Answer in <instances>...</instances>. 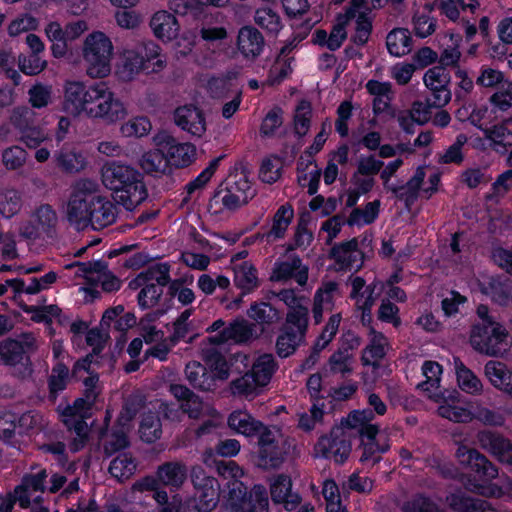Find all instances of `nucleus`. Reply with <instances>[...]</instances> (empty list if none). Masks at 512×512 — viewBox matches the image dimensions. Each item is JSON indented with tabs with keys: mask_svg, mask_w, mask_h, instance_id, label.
Masks as SVG:
<instances>
[{
	"mask_svg": "<svg viewBox=\"0 0 512 512\" xmlns=\"http://www.w3.org/2000/svg\"><path fill=\"white\" fill-rule=\"evenodd\" d=\"M262 33L253 26H244L239 30L237 46L245 58L255 59L264 49Z\"/></svg>",
	"mask_w": 512,
	"mask_h": 512,
	"instance_id": "nucleus-25",
	"label": "nucleus"
},
{
	"mask_svg": "<svg viewBox=\"0 0 512 512\" xmlns=\"http://www.w3.org/2000/svg\"><path fill=\"white\" fill-rule=\"evenodd\" d=\"M191 478L195 488V498L189 499L183 505L181 497L176 495L161 512H211L216 507L219 497L217 480L206 476L199 466L192 469Z\"/></svg>",
	"mask_w": 512,
	"mask_h": 512,
	"instance_id": "nucleus-12",
	"label": "nucleus"
},
{
	"mask_svg": "<svg viewBox=\"0 0 512 512\" xmlns=\"http://www.w3.org/2000/svg\"><path fill=\"white\" fill-rule=\"evenodd\" d=\"M47 66V62L35 53L23 54L18 57V67L22 73L29 76L38 75Z\"/></svg>",
	"mask_w": 512,
	"mask_h": 512,
	"instance_id": "nucleus-51",
	"label": "nucleus"
},
{
	"mask_svg": "<svg viewBox=\"0 0 512 512\" xmlns=\"http://www.w3.org/2000/svg\"><path fill=\"white\" fill-rule=\"evenodd\" d=\"M233 271L234 284L241 290L242 295H247L259 287L258 271L251 262L243 261L240 264H235Z\"/></svg>",
	"mask_w": 512,
	"mask_h": 512,
	"instance_id": "nucleus-31",
	"label": "nucleus"
},
{
	"mask_svg": "<svg viewBox=\"0 0 512 512\" xmlns=\"http://www.w3.org/2000/svg\"><path fill=\"white\" fill-rule=\"evenodd\" d=\"M156 147L144 153L142 168L154 177L172 175L175 169L191 166L197 159V148L190 142H179L168 134L155 137Z\"/></svg>",
	"mask_w": 512,
	"mask_h": 512,
	"instance_id": "nucleus-6",
	"label": "nucleus"
},
{
	"mask_svg": "<svg viewBox=\"0 0 512 512\" xmlns=\"http://www.w3.org/2000/svg\"><path fill=\"white\" fill-rule=\"evenodd\" d=\"M187 475L186 467L178 462L166 463L159 467L157 471L158 480L167 486H181Z\"/></svg>",
	"mask_w": 512,
	"mask_h": 512,
	"instance_id": "nucleus-38",
	"label": "nucleus"
},
{
	"mask_svg": "<svg viewBox=\"0 0 512 512\" xmlns=\"http://www.w3.org/2000/svg\"><path fill=\"white\" fill-rule=\"evenodd\" d=\"M223 156L212 159L208 166L204 168L193 180L185 185L186 196L183 198V202L187 203L190 200L191 195L198 189H202L211 180L215 172L217 171L220 161Z\"/></svg>",
	"mask_w": 512,
	"mask_h": 512,
	"instance_id": "nucleus-40",
	"label": "nucleus"
},
{
	"mask_svg": "<svg viewBox=\"0 0 512 512\" xmlns=\"http://www.w3.org/2000/svg\"><path fill=\"white\" fill-rule=\"evenodd\" d=\"M161 48L153 41H144L135 49L125 50L123 54V77L131 80L140 72L158 73L165 66L160 55Z\"/></svg>",
	"mask_w": 512,
	"mask_h": 512,
	"instance_id": "nucleus-14",
	"label": "nucleus"
},
{
	"mask_svg": "<svg viewBox=\"0 0 512 512\" xmlns=\"http://www.w3.org/2000/svg\"><path fill=\"white\" fill-rule=\"evenodd\" d=\"M282 115L283 110L278 106H275L271 110H269L268 113L263 118L260 126L261 136L272 137L275 134L276 130L283 123Z\"/></svg>",
	"mask_w": 512,
	"mask_h": 512,
	"instance_id": "nucleus-55",
	"label": "nucleus"
},
{
	"mask_svg": "<svg viewBox=\"0 0 512 512\" xmlns=\"http://www.w3.org/2000/svg\"><path fill=\"white\" fill-rule=\"evenodd\" d=\"M136 464L134 459L126 453L118 455L110 464V474L118 480L128 479L134 474Z\"/></svg>",
	"mask_w": 512,
	"mask_h": 512,
	"instance_id": "nucleus-46",
	"label": "nucleus"
},
{
	"mask_svg": "<svg viewBox=\"0 0 512 512\" xmlns=\"http://www.w3.org/2000/svg\"><path fill=\"white\" fill-rule=\"evenodd\" d=\"M412 23L413 31L419 38H426L432 35L437 27V19L429 14H414Z\"/></svg>",
	"mask_w": 512,
	"mask_h": 512,
	"instance_id": "nucleus-59",
	"label": "nucleus"
},
{
	"mask_svg": "<svg viewBox=\"0 0 512 512\" xmlns=\"http://www.w3.org/2000/svg\"><path fill=\"white\" fill-rule=\"evenodd\" d=\"M0 362L10 366L13 373L19 376H27L31 373L28 354H0Z\"/></svg>",
	"mask_w": 512,
	"mask_h": 512,
	"instance_id": "nucleus-52",
	"label": "nucleus"
},
{
	"mask_svg": "<svg viewBox=\"0 0 512 512\" xmlns=\"http://www.w3.org/2000/svg\"><path fill=\"white\" fill-rule=\"evenodd\" d=\"M256 325L243 317H237L222 329L219 333L209 337V341L214 345H223L232 342L237 345L250 343L258 338Z\"/></svg>",
	"mask_w": 512,
	"mask_h": 512,
	"instance_id": "nucleus-20",
	"label": "nucleus"
},
{
	"mask_svg": "<svg viewBox=\"0 0 512 512\" xmlns=\"http://www.w3.org/2000/svg\"><path fill=\"white\" fill-rule=\"evenodd\" d=\"M255 23L268 33L277 35L283 28L280 16L271 8H258L254 15Z\"/></svg>",
	"mask_w": 512,
	"mask_h": 512,
	"instance_id": "nucleus-42",
	"label": "nucleus"
},
{
	"mask_svg": "<svg viewBox=\"0 0 512 512\" xmlns=\"http://www.w3.org/2000/svg\"><path fill=\"white\" fill-rule=\"evenodd\" d=\"M247 316L260 325H270L279 319V312L268 302H255L247 310Z\"/></svg>",
	"mask_w": 512,
	"mask_h": 512,
	"instance_id": "nucleus-41",
	"label": "nucleus"
},
{
	"mask_svg": "<svg viewBox=\"0 0 512 512\" xmlns=\"http://www.w3.org/2000/svg\"><path fill=\"white\" fill-rule=\"evenodd\" d=\"M422 372L426 378V381L421 383L419 386L424 392L427 393L428 397L431 393L443 392L439 387L442 369L438 363L432 361L425 362L422 366Z\"/></svg>",
	"mask_w": 512,
	"mask_h": 512,
	"instance_id": "nucleus-45",
	"label": "nucleus"
},
{
	"mask_svg": "<svg viewBox=\"0 0 512 512\" xmlns=\"http://www.w3.org/2000/svg\"><path fill=\"white\" fill-rule=\"evenodd\" d=\"M117 217V207L98 193L96 182L84 179L76 183L67 204V219L78 229L89 225L94 230L113 224Z\"/></svg>",
	"mask_w": 512,
	"mask_h": 512,
	"instance_id": "nucleus-3",
	"label": "nucleus"
},
{
	"mask_svg": "<svg viewBox=\"0 0 512 512\" xmlns=\"http://www.w3.org/2000/svg\"><path fill=\"white\" fill-rule=\"evenodd\" d=\"M206 367L197 362L189 363L185 373L195 387L210 390L215 386V380H225L229 376V365L226 354H208Z\"/></svg>",
	"mask_w": 512,
	"mask_h": 512,
	"instance_id": "nucleus-17",
	"label": "nucleus"
},
{
	"mask_svg": "<svg viewBox=\"0 0 512 512\" xmlns=\"http://www.w3.org/2000/svg\"><path fill=\"white\" fill-rule=\"evenodd\" d=\"M466 142V135L462 133L458 134L455 142L446 149L443 155L440 156L439 162L441 164H461L464 160L462 147Z\"/></svg>",
	"mask_w": 512,
	"mask_h": 512,
	"instance_id": "nucleus-56",
	"label": "nucleus"
},
{
	"mask_svg": "<svg viewBox=\"0 0 512 512\" xmlns=\"http://www.w3.org/2000/svg\"><path fill=\"white\" fill-rule=\"evenodd\" d=\"M171 394L178 400L180 407L184 413H187L191 418H198L201 415L207 414L211 419L199 428V434H205L210 431V428L217 427L220 423V417L215 414V411L210 406L203 404L202 401L186 387L182 385H171Z\"/></svg>",
	"mask_w": 512,
	"mask_h": 512,
	"instance_id": "nucleus-19",
	"label": "nucleus"
},
{
	"mask_svg": "<svg viewBox=\"0 0 512 512\" xmlns=\"http://www.w3.org/2000/svg\"><path fill=\"white\" fill-rule=\"evenodd\" d=\"M101 327L111 335L114 340L111 352H123L128 342V331L137 325V317L133 312H126L119 304L107 308L100 319Z\"/></svg>",
	"mask_w": 512,
	"mask_h": 512,
	"instance_id": "nucleus-18",
	"label": "nucleus"
},
{
	"mask_svg": "<svg viewBox=\"0 0 512 512\" xmlns=\"http://www.w3.org/2000/svg\"><path fill=\"white\" fill-rule=\"evenodd\" d=\"M479 443L501 462L512 465V445L508 440L492 432L485 431L479 434Z\"/></svg>",
	"mask_w": 512,
	"mask_h": 512,
	"instance_id": "nucleus-30",
	"label": "nucleus"
},
{
	"mask_svg": "<svg viewBox=\"0 0 512 512\" xmlns=\"http://www.w3.org/2000/svg\"><path fill=\"white\" fill-rule=\"evenodd\" d=\"M22 207V198L18 191L7 190L0 194V214L10 219L16 215Z\"/></svg>",
	"mask_w": 512,
	"mask_h": 512,
	"instance_id": "nucleus-47",
	"label": "nucleus"
},
{
	"mask_svg": "<svg viewBox=\"0 0 512 512\" xmlns=\"http://www.w3.org/2000/svg\"><path fill=\"white\" fill-rule=\"evenodd\" d=\"M485 375L496 389L512 397V369L504 363L489 361L485 365Z\"/></svg>",
	"mask_w": 512,
	"mask_h": 512,
	"instance_id": "nucleus-32",
	"label": "nucleus"
},
{
	"mask_svg": "<svg viewBox=\"0 0 512 512\" xmlns=\"http://www.w3.org/2000/svg\"><path fill=\"white\" fill-rule=\"evenodd\" d=\"M223 192H225V194L221 197L220 200L223 207L229 211H236L241 206L248 204L249 201L253 198V195L243 196L235 194L231 192V190H228L227 188H217L210 199V206H212L214 202H218V198H220Z\"/></svg>",
	"mask_w": 512,
	"mask_h": 512,
	"instance_id": "nucleus-43",
	"label": "nucleus"
},
{
	"mask_svg": "<svg viewBox=\"0 0 512 512\" xmlns=\"http://www.w3.org/2000/svg\"><path fill=\"white\" fill-rule=\"evenodd\" d=\"M337 289L338 284L334 281H329L323 287L316 290L312 307V318L315 325L320 324L323 320L324 304L333 305V295Z\"/></svg>",
	"mask_w": 512,
	"mask_h": 512,
	"instance_id": "nucleus-34",
	"label": "nucleus"
},
{
	"mask_svg": "<svg viewBox=\"0 0 512 512\" xmlns=\"http://www.w3.org/2000/svg\"><path fill=\"white\" fill-rule=\"evenodd\" d=\"M459 462L469 467L474 473V480L470 481L468 488L486 496L500 497L502 495L512 496V483L510 480H503L502 486L490 483L497 476V469L476 450L466 446H460L457 450Z\"/></svg>",
	"mask_w": 512,
	"mask_h": 512,
	"instance_id": "nucleus-10",
	"label": "nucleus"
},
{
	"mask_svg": "<svg viewBox=\"0 0 512 512\" xmlns=\"http://www.w3.org/2000/svg\"><path fill=\"white\" fill-rule=\"evenodd\" d=\"M476 313L483 323L471 328L470 344L475 352H511L512 338L502 324L495 322L489 307L480 304Z\"/></svg>",
	"mask_w": 512,
	"mask_h": 512,
	"instance_id": "nucleus-11",
	"label": "nucleus"
},
{
	"mask_svg": "<svg viewBox=\"0 0 512 512\" xmlns=\"http://www.w3.org/2000/svg\"><path fill=\"white\" fill-rule=\"evenodd\" d=\"M326 141H327L326 124L323 123L320 132H318L316 134V136L314 137L313 143L310 146H308L304 151V155L309 157L307 163L304 164L302 161H299L297 164L298 171H305L309 165H312L315 163V160L313 159V157L323 149Z\"/></svg>",
	"mask_w": 512,
	"mask_h": 512,
	"instance_id": "nucleus-54",
	"label": "nucleus"
},
{
	"mask_svg": "<svg viewBox=\"0 0 512 512\" xmlns=\"http://www.w3.org/2000/svg\"><path fill=\"white\" fill-rule=\"evenodd\" d=\"M228 426L235 433L251 437L259 434L257 464L263 468L278 467L290 450V443L276 428H263L247 411L236 410L228 417Z\"/></svg>",
	"mask_w": 512,
	"mask_h": 512,
	"instance_id": "nucleus-5",
	"label": "nucleus"
},
{
	"mask_svg": "<svg viewBox=\"0 0 512 512\" xmlns=\"http://www.w3.org/2000/svg\"><path fill=\"white\" fill-rule=\"evenodd\" d=\"M374 414L369 409L355 410L351 412L342 426L334 428L329 436L321 437L315 445V455L326 459H331L336 463H343L351 452L350 435L345 428L357 430L363 439L364 452L361 457L362 461H367L374 457L375 453H383L388 449L387 445H379L376 442V435L379 428L372 424Z\"/></svg>",
	"mask_w": 512,
	"mask_h": 512,
	"instance_id": "nucleus-1",
	"label": "nucleus"
},
{
	"mask_svg": "<svg viewBox=\"0 0 512 512\" xmlns=\"http://www.w3.org/2000/svg\"><path fill=\"white\" fill-rule=\"evenodd\" d=\"M150 27L154 35L164 42L176 38L179 31L175 15L164 10L154 13L150 20Z\"/></svg>",
	"mask_w": 512,
	"mask_h": 512,
	"instance_id": "nucleus-29",
	"label": "nucleus"
},
{
	"mask_svg": "<svg viewBox=\"0 0 512 512\" xmlns=\"http://www.w3.org/2000/svg\"><path fill=\"white\" fill-rule=\"evenodd\" d=\"M423 81L427 88H449L450 72L446 67L436 65L426 71Z\"/></svg>",
	"mask_w": 512,
	"mask_h": 512,
	"instance_id": "nucleus-48",
	"label": "nucleus"
},
{
	"mask_svg": "<svg viewBox=\"0 0 512 512\" xmlns=\"http://www.w3.org/2000/svg\"><path fill=\"white\" fill-rule=\"evenodd\" d=\"M101 179L103 185L112 191L114 199L126 210H133L148 197L142 173L131 165L116 160L107 161L101 169Z\"/></svg>",
	"mask_w": 512,
	"mask_h": 512,
	"instance_id": "nucleus-8",
	"label": "nucleus"
},
{
	"mask_svg": "<svg viewBox=\"0 0 512 512\" xmlns=\"http://www.w3.org/2000/svg\"><path fill=\"white\" fill-rule=\"evenodd\" d=\"M142 405V400L138 396H134L129 398L120 413L118 418V426L121 427V431L119 433H115L111 436L109 442L105 445V450L108 453L115 452L119 449L125 448L128 445V439L126 436V431L130 428V422L136 415V412Z\"/></svg>",
	"mask_w": 512,
	"mask_h": 512,
	"instance_id": "nucleus-22",
	"label": "nucleus"
},
{
	"mask_svg": "<svg viewBox=\"0 0 512 512\" xmlns=\"http://www.w3.org/2000/svg\"><path fill=\"white\" fill-rule=\"evenodd\" d=\"M294 278L300 286L308 281V267L302 266L298 255H292L289 261H276L272 269L270 280L284 282Z\"/></svg>",
	"mask_w": 512,
	"mask_h": 512,
	"instance_id": "nucleus-23",
	"label": "nucleus"
},
{
	"mask_svg": "<svg viewBox=\"0 0 512 512\" xmlns=\"http://www.w3.org/2000/svg\"><path fill=\"white\" fill-rule=\"evenodd\" d=\"M29 103L33 108L41 109L51 101V87L37 83L28 90Z\"/></svg>",
	"mask_w": 512,
	"mask_h": 512,
	"instance_id": "nucleus-60",
	"label": "nucleus"
},
{
	"mask_svg": "<svg viewBox=\"0 0 512 512\" xmlns=\"http://www.w3.org/2000/svg\"><path fill=\"white\" fill-rule=\"evenodd\" d=\"M170 269L171 266L168 262H162L148 266L144 271L150 282H154V284L164 288L171 280Z\"/></svg>",
	"mask_w": 512,
	"mask_h": 512,
	"instance_id": "nucleus-57",
	"label": "nucleus"
},
{
	"mask_svg": "<svg viewBox=\"0 0 512 512\" xmlns=\"http://www.w3.org/2000/svg\"><path fill=\"white\" fill-rule=\"evenodd\" d=\"M399 311L397 305L392 303L389 299H384L378 309V319L382 322L390 323L394 327H398L401 325Z\"/></svg>",
	"mask_w": 512,
	"mask_h": 512,
	"instance_id": "nucleus-63",
	"label": "nucleus"
},
{
	"mask_svg": "<svg viewBox=\"0 0 512 512\" xmlns=\"http://www.w3.org/2000/svg\"><path fill=\"white\" fill-rule=\"evenodd\" d=\"M113 45L101 31L91 33L85 40L83 56L87 62V74L92 78H103L110 73Z\"/></svg>",
	"mask_w": 512,
	"mask_h": 512,
	"instance_id": "nucleus-16",
	"label": "nucleus"
},
{
	"mask_svg": "<svg viewBox=\"0 0 512 512\" xmlns=\"http://www.w3.org/2000/svg\"><path fill=\"white\" fill-rule=\"evenodd\" d=\"M308 221L304 218V216H301L298 220L295 234H294V242L289 243L286 247V251H294L297 248H300L305 245H309L311 241L313 240V235L311 232H309L308 228Z\"/></svg>",
	"mask_w": 512,
	"mask_h": 512,
	"instance_id": "nucleus-61",
	"label": "nucleus"
},
{
	"mask_svg": "<svg viewBox=\"0 0 512 512\" xmlns=\"http://www.w3.org/2000/svg\"><path fill=\"white\" fill-rule=\"evenodd\" d=\"M312 105L311 102L302 99L298 102L293 115V131L298 139L307 135L312 123Z\"/></svg>",
	"mask_w": 512,
	"mask_h": 512,
	"instance_id": "nucleus-37",
	"label": "nucleus"
},
{
	"mask_svg": "<svg viewBox=\"0 0 512 512\" xmlns=\"http://www.w3.org/2000/svg\"><path fill=\"white\" fill-rule=\"evenodd\" d=\"M38 419L37 414L28 412L19 418L18 425H16L15 416L11 413H5L0 416V437L7 440L16 430L20 433L22 429L33 428L37 425Z\"/></svg>",
	"mask_w": 512,
	"mask_h": 512,
	"instance_id": "nucleus-33",
	"label": "nucleus"
},
{
	"mask_svg": "<svg viewBox=\"0 0 512 512\" xmlns=\"http://www.w3.org/2000/svg\"><path fill=\"white\" fill-rule=\"evenodd\" d=\"M373 30L371 18L365 12H359L356 17L355 34L351 36V42L357 46L367 44Z\"/></svg>",
	"mask_w": 512,
	"mask_h": 512,
	"instance_id": "nucleus-50",
	"label": "nucleus"
},
{
	"mask_svg": "<svg viewBox=\"0 0 512 512\" xmlns=\"http://www.w3.org/2000/svg\"><path fill=\"white\" fill-rule=\"evenodd\" d=\"M229 373L236 363L251 361L252 365L248 372L242 377L231 383V391L235 395H244L246 397L257 395L261 388L266 386L276 370V364L272 354H259L250 359V356L256 354H226Z\"/></svg>",
	"mask_w": 512,
	"mask_h": 512,
	"instance_id": "nucleus-9",
	"label": "nucleus"
},
{
	"mask_svg": "<svg viewBox=\"0 0 512 512\" xmlns=\"http://www.w3.org/2000/svg\"><path fill=\"white\" fill-rule=\"evenodd\" d=\"M85 341L92 348L91 352H103L106 345L111 341V335L105 328L101 327V322H99L98 326L90 328L86 332Z\"/></svg>",
	"mask_w": 512,
	"mask_h": 512,
	"instance_id": "nucleus-53",
	"label": "nucleus"
},
{
	"mask_svg": "<svg viewBox=\"0 0 512 512\" xmlns=\"http://www.w3.org/2000/svg\"><path fill=\"white\" fill-rule=\"evenodd\" d=\"M291 480L288 476L278 475L271 480L270 493L275 503H282L286 510H294L300 503V497L291 492Z\"/></svg>",
	"mask_w": 512,
	"mask_h": 512,
	"instance_id": "nucleus-27",
	"label": "nucleus"
},
{
	"mask_svg": "<svg viewBox=\"0 0 512 512\" xmlns=\"http://www.w3.org/2000/svg\"><path fill=\"white\" fill-rule=\"evenodd\" d=\"M47 472L40 469L36 472L27 473L22 477L19 485L14 488L12 496L14 503H18L22 509H28L37 496H33L36 492H44Z\"/></svg>",
	"mask_w": 512,
	"mask_h": 512,
	"instance_id": "nucleus-21",
	"label": "nucleus"
},
{
	"mask_svg": "<svg viewBox=\"0 0 512 512\" xmlns=\"http://www.w3.org/2000/svg\"><path fill=\"white\" fill-rule=\"evenodd\" d=\"M63 110L73 116L85 111L89 116L101 118L108 123L123 120L127 115L124 103L109 91L103 81L90 85L80 81H67Z\"/></svg>",
	"mask_w": 512,
	"mask_h": 512,
	"instance_id": "nucleus-2",
	"label": "nucleus"
},
{
	"mask_svg": "<svg viewBox=\"0 0 512 512\" xmlns=\"http://www.w3.org/2000/svg\"><path fill=\"white\" fill-rule=\"evenodd\" d=\"M388 52L395 57L408 54L412 48V37L407 28H395L386 37Z\"/></svg>",
	"mask_w": 512,
	"mask_h": 512,
	"instance_id": "nucleus-35",
	"label": "nucleus"
},
{
	"mask_svg": "<svg viewBox=\"0 0 512 512\" xmlns=\"http://www.w3.org/2000/svg\"><path fill=\"white\" fill-rule=\"evenodd\" d=\"M69 370L63 364H57L52 371L49 380L50 393L55 397L60 391L64 390L68 380Z\"/></svg>",
	"mask_w": 512,
	"mask_h": 512,
	"instance_id": "nucleus-64",
	"label": "nucleus"
},
{
	"mask_svg": "<svg viewBox=\"0 0 512 512\" xmlns=\"http://www.w3.org/2000/svg\"><path fill=\"white\" fill-rule=\"evenodd\" d=\"M141 438L146 442H153L161 435V423L158 417L153 414L143 416L140 424Z\"/></svg>",
	"mask_w": 512,
	"mask_h": 512,
	"instance_id": "nucleus-58",
	"label": "nucleus"
},
{
	"mask_svg": "<svg viewBox=\"0 0 512 512\" xmlns=\"http://www.w3.org/2000/svg\"><path fill=\"white\" fill-rule=\"evenodd\" d=\"M362 252L359 250V243L356 237L336 243L330 249L329 258L334 260L342 271H351L354 267L359 269L362 262L357 264L359 256H362Z\"/></svg>",
	"mask_w": 512,
	"mask_h": 512,
	"instance_id": "nucleus-24",
	"label": "nucleus"
},
{
	"mask_svg": "<svg viewBox=\"0 0 512 512\" xmlns=\"http://www.w3.org/2000/svg\"><path fill=\"white\" fill-rule=\"evenodd\" d=\"M92 356L93 354H87L85 358L77 362L74 366V375L76 377H82L81 372L88 374L83 380L85 398L77 399L72 406L66 405L65 407H58L62 421L70 430H73L76 435L71 447L73 451H78L85 443L89 431L85 419L91 416V409L98 395L96 391L98 376L89 371Z\"/></svg>",
	"mask_w": 512,
	"mask_h": 512,
	"instance_id": "nucleus-7",
	"label": "nucleus"
},
{
	"mask_svg": "<svg viewBox=\"0 0 512 512\" xmlns=\"http://www.w3.org/2000/svg\"><path fill=\"white\" fill-rule=\"evenodd\" d=\"M482 130L485 138L491 141V146L497 153L504 155L512 146V131L504 124H496Z\"/></svg>",
	"mask_w": 512,
	"mask_h": 512,
	"instance_id": "nucleus-36",
	"label": "nucleus"
},
{
	"mask_svg": "<svg viewBox=\"0 0 512 512\" xmlns=\"http://www.w3.org/2000/svg\"><path fill=\"white\" fill-rule=\"evenodd\" d=\"M429 398L438 404V414L449 421L469 422L474 418H479L490 425L503 423L500 416L487 409L476 412L474 403L463 401L457 391L434 392L429 394Z\"/></svg>",
	"mask_w": 512,
	"mask_h": 512,
	"instance_id": "nucleus-13",
	"label": "nucleus"
},
{
	"mask_svg": "<svg viewBox=\"0 0 512 512\" xmlns=\"http://www.w3.org/2000/svg\"><path fill=\"white\" fill-rule=\"evenodd\" d=\"M175 124L192 135L200 136L205 132V118L196 108L179 107L174 113Z\"/></svg>",
	"mask_w": 512,
	"mask_h": 512,
	"instance_id": "nucleus-28",
	"label": "nucleus"
},
{
	"mask_svg": "<svg viewBox=\"0 0 512 512\" xmlns=\"http://www.w3.org/2000/svg\"><path fill=\"white\" fill-rule=\"evenodd\" d=\"M202 460L206 466L215 467L220 476L234 480L224 505V512H268L266 489L256 485L247 495L245 487L238 481L243 476V470L234 461L218 460L212 448L204 451Z\"/></svg>",
	"mask_w": 512,
	"mask_h": 512,
	"instance_id": "nucleus-4",
	"label": "nucleus"
},
{
	"mask_svg": "<svg viewBox=\"0 0 512 512\" xmlns=\"http://www.w3.org/2000/svg\"><path fill=\"white\" fill-rule=\"evenodd\" d=\"M294 219V209L291 204L285 203L278 207L272 218V225L268 232L263 235L267 243L282 240L286 236L288 227Z\"/></svg>",
	"mask_w": 512,
	"mask_h": 512,
	"instance_id": "nucleus-26",
	"label": "nucleus"
},
{
	"mask_svg": "<svg viewBox=\"0 0 512 512\" xmlns=\"http://www.w3.org/2000/svg\"><path fill=\"white\" fill-rule=\"evenodd\" d=\"M455 369L459 387L466 393L478 394L482 391L481 381L462 363L455 361Z\"/></svg>",
	"mask_w": 512,
	"mask_h": 512,
	"instance_id": "nucleus-44",
	"label": "nucleus"
},
{
	"mask_svg": "<svg viewBox=\"0 0 512 512\" xmlns=\"http://www.w3.org/2000/svg\"><path fill=\"white\" fill-rule=\"evenodd\" d=\"M27 153L20 146H12L5 149L2 153V162L9 170H15L21 167L26 161Z\"/></svg>",
	"mask_w": 512,
	"mask_h": 512,
	"instance_id": "nucleus-62",
	"label": "nucleus"
},
{
	"mask_svg": "<svg viewBox=\"0 0 512 512\" xmlns=\"http://www.w3.org/2000/svg\"><path fill=\"white\" fill-rule=\"evenodd\" d=\"M308 324V308L299 302L290 305L277 336L275 352H295L305 341Z\"/></svg>",
	"mask_w": 512,
	"mask_h": 512,
	"instance_id": "nucleus-15",
	"label": "nucleus"
},
{
	"mask_svg": "<svg viewBox=\"0 0 512 512\" xmlns=\"http://www.w3.org/2000/svg\"><path fill=\"white\" fill-rule=\"evenodd\" d=\"M14 125L20 130V140L31 149L38 148L44 141H47L48 135L39 126H31L26 120H17Z\"/></svg>",
	"mask_w": 512,
	"mask_h": 512,
	"instance_id": "nucleus-39",
	"label": "nucleus"
},
{
	"mask_svg": "<svg viewBox=\"0 0 512 512\" xmlns=\"http://www.w3.org/2000/svg\"><path fill=\"white\" fill-rule=\"evenodd\" d=\"M163 294V288L154 282H149L137 295V303L141 310H147L157 305Z\"/></svg>",
	"mask_w": 512,
	"mask_h": 512,
	"instance_id": "nucleus-49",
	"label": "nucleus"
}]
</instances>
